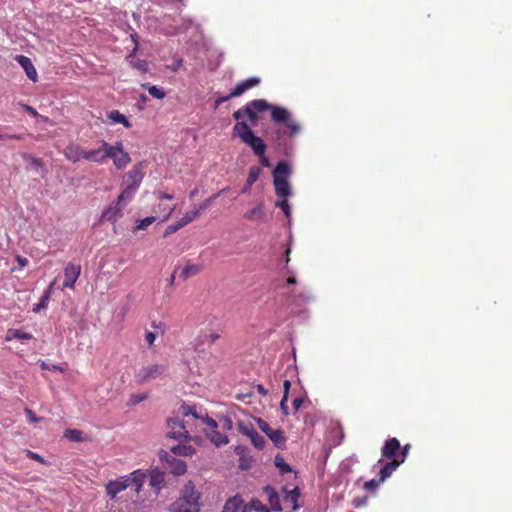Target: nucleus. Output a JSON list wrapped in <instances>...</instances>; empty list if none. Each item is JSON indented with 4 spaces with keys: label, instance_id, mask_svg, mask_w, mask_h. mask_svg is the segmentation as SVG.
Masks as SVG:
<instances>
[{
    "label": "nucleus",
    "instance_id": "1",
    "mask_svg": "<svg viewBox=\"0 0 512 512\" xmlns=\"http://www.w3.org/2000/svg\"><path fill=\"white\" fill-rule=\"evenodd\" d=\"M268 110L271 112V119L273 122L286 126L288 136L292 137L300 132L301 126L291 117L290 112L286 108L271 105L265 99H254L250 101L240 109L236 110L233 113V118L235 120H240L247 117L252 124H256L258 122L257 114Z\"/></svg>",
    "mask_w": 512,
    "mask_h": 512
},
{
    "label": "nucleus",
    "instance_id": "2",
    "mask_svg": "<svg viewBox=\"0 0 512 512\" xmlns=\"http://www.w3.org/2000/svg\"><path fill=\"white\" fill-rule=\"evenodd\" d=\"M147 478V473L141 469L134 470L128 475L121 476L115 480H110L105 485L107 496L111 499L126 490L128 487H133L136 493H139L143 487V484Z\"/></svg>",
    "mask_w": 512,
    "mask_h": 512
},
{
    "label": "nucleus",
    "instance_id": "3",
    "mask_svg": "<svg viewBox=\"0 0 512 512\" xmlns=\"http://www.w3.org/2000/svg\"><path fill=\"white\" fill-rule=\"evenodd\" d=\"M200 493L192 481H188L181 490L180 496L170 504V512H199Z\"/></svg>",
    "mask_w": 512,
    "mask_h": 512
},
{
    "label": "nucleus",
    "instance_id": "4",
    "mask_svg": "<svg viewBox=\"0 0 512 512\" xmlns=\"http://www.w3.org/2000/svg\"><path fill=\"white\" fill-rule=\"evenodd\" d=\"M232 136L238 137L242 143L249 146L256 156H262L266 152V144L263 139L256 136L245 121L237 120L232 129Z\"/></svg>",
    "mask_w": 512,
    "mask_h": 512
},
{
    "label": "nucleus",
    "instance_id": "5",
    "mask_svg": "<svg viewBox=\"0 0 512 512\" xmlns=\"http://www.w3.org/2000/svg\"><path fill=\"white\" fill-rule=\"evenodd\" d=\"M166 371V366L160 363H151L142 366L136 373L135 379L139 384H144L162 376Z\"/></svg>",
    "mask_w": 512,
    "mask_h": 512
},
{
    "label": "nucleus",
    "instance_id": "6",
    "mask_svg": "<svg viewBox=\"0 0 512 512\" xmlns=\"http://www.w3.org/2000/svg\"><path fill=\"white\" fill-rule=\"evenodd\" d=\"M108 148V158L113 160V163L117 169H124L130 162L131 158L127 152L123 150L121 142H116L115 145H110Z\"/></svg>",
    "mask_w": 512,
    "mask_h": 512
},
{
    "label": "nucleus",
    "instance_id": "7",
    "mask_svg": "<svg viewBox=\"0 0 512 512\" xmlns=\"http://www.w3.org/2000/svg\"><path fill=\"white\" fill-rule=\"evenodd\" d=\"M167 436L176 440H187L189 438V430L183 420L178 417L171 418L167 423Z\"/></svg>",
    "mask_w": 512,
    "mask_h": 512
},
{
    "label": "nucleus",
    "instance_id": "8",
    "mask_svg": "<svg viewBox=\"0 0 512 512\" xmlns=\"http://www.w3.org/2000/svg\"><path fill=\"white\" fill-rule=\"evenodd\" d=\"M160 459L165 463V467L174 475L180 476L186 473L187 465L185 461L176 458L168 452H164Z\"/></svg>",
    "mask_w": 512,
    "mask_h": 512
},
{
    "label": "nucleus",
    "instance_id": "9",
    "mask_svg": "<svg viewBox=\"0 0 512 512\" xmlns=\"http://www.w3.org/2000/svg\"><path fill=\"white\" fill-rule=\"evenodd\" d=\"M257 424L259 429L269 437L276 447L281 448L285 445L286 438L280 429H272L269 424L261 418L257 419Z\"/></svg>",
    "mask_w": 512,
    "mask_h": 512
},
{
    "label": "nucleus",
    "instance_id": "10",
    "mask_svg": "<svg viewBox=\"0 0 512 512\" xmlns=\"http://www.w3.org/2000/svg\"><path fill=\"white\" fill-rule=\"evenodd\" d=\"M205 422L207 424L206 434L216 446L228 443V437L217 430L218 424L214 419L207 418Z\"/></svg>",
    "mask_w": 512,
    "mask_h": 512
},
{
    "label": "nucleus",
    "instance_id": "11",
    "mask_svg": "<svg viewBox=\"0 0 512 512\" xmlns=\"http://www.w3.org/2000/svg\"><path fill=\"white\" fill-rule=\"evenodd\" d=\"M81 273V266L74 263H68L64 269V288L74 289L75 283Z\"/></svg>",
    "mask_w": 512,
    "mask_h": 512
},
{
    "label": "nucleus",
    "instance_id": "12",
    "mask_svg": "<svg viewBox=\"0 0 512 512\" xmlns=\"http://www.w3.org/2000/svg\"><path fill=\"white\" fill-rule=\"evenodd\" d=\"M107 147H109V144L106 141H102L100 148L86 151L85 160L98 164L105 163L108 159V155H111V153H108Z\"/></svg>",
    "mask_w": 512,
    "mask_h": 512
},
{
    "label": "nucleus",
    "instance_id": "13",
    "mask_svg": "<svg viewBox=\"0 0 512 512\" xmlns=\"http://www.w3.org/2000/svg\"><path fill=\"white\" fill-rule=\"evenodd\" d=\"M222 512H248V504L240 495H235L226 500Z\"/></svg>",
    "mask_w": 512,
    "mask_h": 512
},
{
    "label": "nucleus",
    "instance_id": "14",
    "mask_svg": "<svg viewBox=\"0 0 512 512\" xmlns=\"http://www.w3.org/2000/svg\"><path fill=\"white\" fill-rule=\"evenodd\" d=\"M16 61L18 62V64L23 68V70L25 71L27 77L33 81V82H37L38 80V74H37V71H36V68L34 67L31 59L25 55H17L15 57Z\"/></svg>",
    "mask_w": 512,
    "mask_h": 512
},
{
    "label": "nucleus",
    "instance_id": "15",
    "mask_svg": "<svg viewBox=\"0 0 512 512\" xmlns=\"http://www.w3.org/2000/svg\"><path fill=\"white\" fill-rule=\"evenodd\" d=\"M400 448L401 445L397 438H389L381 448V455L384 458L393 460L398 458L396 453L398 450H400Z\"/></svg>",
    "mask_w": 512,
    "mask_h": 512
},
{
    "label": "nucleus",
    "instance_id": "16",
    "mask_svg": "<svg viewBox=\"0 0 512 512\" xmlns=\"http://www.w3.org/2000/svg\"><path fill=\"white\" fill-rule=\"evenodd\" d=\"M86 150L78 144L71 143L64 149V156L71 162L76 163L85 160Z\"/></svg>",
    "mask_w": 512,
    "mask_h": 512
},
{
    "label": "nucleus",
    "instance_id": "17",
    "mask_svg": "<svg viewBox=\"0 0 512 512\" xmlns=\"http://www.w3.org/2000/svg\"><path fill=\"white\" fill-rule=\"evenodd\" d=\"M122 208L123 206L118 201L111 204L102 212L101 220L115 223L123 215Z\"/></svg>",
    "mask_w": 512,
    "mask_h": 512
},
{
    "label": "nucleus",
    "instance_id": "18",
    "mask_svg": "<svg viewBox=\"0 0 512 512\" xmlns=\"http://www.w3.org/2000/svg\"><path fill=\"white\" fill-rule=\"evenodd\" d=\"M260 83V79L258 77L248 78L240 83H238L234 89L231 90L230 96L239 97L249 89H252L258 86Z\"/></svg>",
    "mask_w": 512,
    "mask_h": 512
},
{
    "label": "nucleus",
    "instance_id": "19",
    "mask_svg": "<svg viewBox=\"0 0 512 512\" xmlns=\"http://www.w3.org/2000/svg\"><path fill=\"white\" fill-rule=\"evenodd\" d=\"M143 172H142V166L141 164L135 165L126 175L127 177V185H130L131 187L138 189L142 179H143Z\"/></svg>",
    "mask_w": 512,
    "mask_h": 512
},
{
    "label": "nucleus",
    "instance_id": "20",
    "mask_svg": "<svg viewBox=\"0 0 512 512\" xmlns=\"http://www.w3.org/2000/svg\"><path fill=\"white\" fill-rule=\"evenodd\" d=\"M300 496V491L298 487L293 488L292 490H285L283 496L284 505L291 509V511H295L298 508V499Z\"/></svg>",
    "mask_w": 512,
    "mask_h": 512
},
{
    "label": "nucleus",
    "instance_id": "21",
    "mask_svg": "<svg viewBox=\"0 0 512 512\" xmlns=\"http://www.w3.org/2000/svg\"><path fill=\"white\" fill-rule=\"evenodd\" d=\"M403 463V459L395 458L389 462H386L379 471L380 481H385L392 473Z\"/></svg>",
    "mask_w": 512,
    "mask_h": 512
},
{
    "label": "nucleus",
    "instance_id": "22",
    "mask_svg": "<svg viewBox=\"0 0 512 512\" xmlns=\"http://www.w3.org/2000/svg\"><path fill=\"white\" fill-rule=\"evenodd\" d=\"M263 493L267 497V499L269 501V504H270V507L274 511H282V507L280 505L279 495L277 494L276 490L273 487L265 486L263 488Z\"/></svg>",
    "mask_w": 512,
    "mask_h": 512
},
{
    "label": "nucleus",
    "instance_id": "23",
    "mask_svg": "<svg viewBox=\"0 0 512 512\" xmlns=\"http://www.w3.org/2000/svg\"><path fill=\"white\" fill-rule=\"evenodd\" d=\"M275 193L278 197L286 198L290 195V185L287 179H280L276 176V179H273Z\"/></svg>",
    "mask_w": 512,
    "mask_h": 512
},
{
    "label": "nucleus",
    "instance_id": "24",
    "mask_svg": "<svg viewBox=\"0 0 512 512\" xmlns=\"http://www.w3.org/2000/svg\"><path fill=\"white\" fill-rule=\"evenodd\" d=\"M107 117L113 122V123H120L122 124L125 128H131L132 127V124L131 122L127 119V117L125 115H123L122 113H120L118 110H112L110 111L108 114H107Z\"/></svg>",
    "mask_w": 512,
    "mask_h": 512
},
{
    "label": "nucleus",
    "instance_id": "25",
    "mask_svg": "<svg viewBox=\"0 0 512 512\" xmlns=\"http://www.w3.org/2000/svg\"><path fill=\"white\" fill-rule=\"evenodd\" d=\"M290 172L291 168L286 162H278L273 171V179H276V176L280 179H287Z\"/></svg>",
    "mask_w": 512,
    "mask_h": 512
},
{
    "label": "nucleus",
    "instance_id": "26",
    "mask_svg": "<svg viewBox=\"0 0 512 512\" xmlns=\"http://www.w3.org/2000/svg\"><path fill=\"white\" fill-rule=\"evenodd\" d=\"M33 336L30 333L22 332L18 329H9L7 331L6 341H11L13 339H20V340H30Z\"/></svg>",
    "mask_w": 512,
    "mask_h": 512
},
{
    "label": "nucleus",
    "instance_id": "27",
    "mask_svg": "<svg viewBox=\"0 0 512 512\" xmlns=\"http://www.w3.org/2000/svg\"><path fill=\"white\" fill-rule=\"evenodd\" d=\"M149 484L153 488L160 490L164 485V477L161 472L153 471L149 475Z\"/></svg>",
    "mask_w": 512,
    "mask_h": 512
},
{
    "label": "nucleus",
    "instance_id": "28",
    "mask_svg": "<svg viewBox=\"0 0 512 512\" xmlns=\"http://www.w3.org/2000/svg\"><path fill=\"white\" fill-rule=\"evenodd\" d=\"M202 270V265L199 264H188L186 265L182 271L181 276L184 280L197 275Z\"/></svg>",
    "mask_w": 512,
    "mask_h": 512
},
{
    "label": "nucleus",
    "instance_id": "29",
    "mask_svg": "<svg viewBox=\"0 0 512 512\" xmlns=\"http://www.w3.org/2000/svg\"><path fill=\"white\" fill-rule=\"evenodd\" d=\"M136 190L137 189L131 187L130 185H127L118 196V202L121 203V205L124 207L127 202L131 200Z\"/></svg>",
    "mask_w": 512,
    "mask_h": 512
},
{
    "label": "nucleus",
    "instance_id": "30",
    "mask_svg": "<svg viewBox=\"0 0 512 512\" xmlns=\"http://www.w3.org/2000/svg\"><path fill=\"white\" fill-rule=\"evenodd\" d=\"M171 452L173 453V455L191 456L194 454L195 450L191 446L176 445L171 448Z\"/></svg>",
    "mask_w": 512,
    "mask_h": 512
},
{
    "label": "nucleus",
    "instance_id": "31",
    "mask_svg": "<svg viewBox=\"0 0 512 512\" xmlns=\"http://www.w3.org/2000/svg\"><path fill=\"white\" fill-rule=\"evenodd\" d=\"M226 191V189H222L221 191H219L218 193L212 195L211 197L209 198H206L205 200H203L198 206H195L194 208L196 210H199V214L201 215V213L203 211H205L207 208H209L212 203L214 202V200L222 193H224Z\"/></svg>",
    "mask_w": 512,
    "mask_h": 512
},
{
    "label": "nucleus",
    "instance_id": "32",
    "mask_svg": "<svg viewBox=\"0 0 512 512\" xmlns=\"http://www.w3.org/2000/svg\"><path fill=\"white\" fill-rule=\"evenodd\" d=\"M141 86L144 89H147L149 94L156 99H163L166 95L162 89L158 88L155 85H150L149 83H143V84H141Z\"/></svg>",
    "mask_w": 512,
    "mask_h": 512
},
{
    "label": "nucleus",
    "instance_id": "33",
    "mask_svg": "<svg viewBox=\"0 0 512 512\" xmlns=\"http://www.w3.org/2000/svg\"><path fill=\"white\" fill-rule=\"evenodd\" d=\"M200 217L199 210H196L195 208L192 211L186 212L183 217L179 220L180 226H186L189 223L193 222L197 218Z\"/></svg>",
    "mask_w": 512,
    "mask_h": 512
},
{
    "label": "nucleus",
    "instance_id": "34",
    "mask_svg": "<svg viewBox=\"0 0 512 512\" xmlns=\"http://www.w3.org/2000/svg\"><path fill=\"white\" fill-rule=\"evenodd\" d=\"M263 216V205L258 204L256 207H254L249 212L245 213L244 218L248 220H259Z\"/></svg>",
    "mask_w": 512,
    "mask_h": 512
},
{
    "label": "nucleus",
    "instance_id": "35",
    "mask_svg": "<svg viewBox=\"0 0 512 512\" xmlns=\"http://www.w3.org/2000/svg\"><path fill=\"white\" fill-rule=\"evenodd\" d=\"M288 297L292 298L293 301H295L296 299H301L303 301H308L311 298L309 292L304 290V289H293L289 293Z\"/></svg>",
    "mask_w": 512,
    "mask_h": 512
},
{
    "label": "nucleus",
    "instance_id": "36",
    "mask_svg": "<svg viewBox=\"0 0 512 512\" xmlns=\"http://www.w3.org/2000/svg\"><path fill=\"white\" fill-rule=\"evenodd\" d=\"M52 285L49 286V288L44 292L43 296L41 297L39 303H37L34 308L33 312L38 313L42 308L47 307L48 299L50 297Z\"/></svg>",
    "mask_w": 512,
    "mask_h": 512
},
{
    "label": "nucleus",
    "instance_id": "37",
    "mask_svg": "<svg viewBox=\"0 0 512 512\" xmlns=\"http://www.w3.org/2000/svg\"><path fill=\"white\" fill-rule=\"evenodd\" d=\"M248 504V512L255 510L256 512H269V509L258 499H252Z\"/></svg>",
    "mask_w": 512,
    "mask_h": 512
},
{
    "label": "nucleus",
    "instance_id": "38",
    "mask_svg": "<svg viewBox=\"0 0 512 512\" xmlns=\"http://www.w3.org/2000/svg\"><path fill=\"white\" fill-rule=\"evenodd\" d=\"M175 210V205L159 204L158 211L163 215L162 221H167Z\"/></svg>",
    "mask_w": 512,
    "mask_h": 512
},
{
    "label": "nucleus",
    "instance_id": "39",
    "mask_svg": "<svg viewBox=\"0 0 512 512\" xmlns=\"http://www.w3.org/2000/svg\"><path fill=\"white\" fill-rule=\"evenodd\" d=\"M238 430L240 433L248 436L249 438L256 432L252 424L244 423L242 421L238 422Z\"/></svg>",
    "mask_w": 512,
    "mask_h": 512
},
{
    "label": "nucleus",
    "instance_id": "40",
    "mask_svg": "<svg viewBox=\"0 0 512 512\" xmlns=\"http://www.w3.org/2000/svg\"><path fill=\"white\" fill-rule=\"evenodd\" d=\"M260 174H261V169L259 167H257V166L251 167L249 170L248 178H247L248 186H252L258 180Z\"/></svg>",
    "mask_w": 512,
    "mask_h": 512
},
{
    "label": "nucleus",
    "instance_id": "41",
    "mask_svg": "<svg viewBox=\"0 0 512 512\" xmlns=\"http://www.w3.org/2000/svg\"><path fill=\"white\" fill-rule=\"evenodd\" d=\"M275 466L279 468L281 474L291 472V467L287 464L284 459L280 456L275 457Z\"/></svg>",
    "mask_w": 512,
    "mask_h": 512
},
{
    "label": "nucleus",
    "instance_id": "42",
    "mask_svg": "<svg viewBox=\"0 0 512 512\" xmlns=\"http://www.w3.org/2000/svg\"><path fill=\"white\" fill-rule=\"evenodd\" d=\"M252 444L259 450H262L265 446V439L257 431L250 437Z\"/></svg>",
    "mask_w": 512,
    "mask_h": 512
},
{
    "label": "nucleus",
    "instance_id": "43",
    "mask_svg": "<svg viewBox=\"0 0 512 512\" xmlns=\"http://www.w3.org/2000/svg\"><path fill=\"white\" fill-rule=\"evenodd\" d=\"M131 65L133 68L137 69L141 73H147L149 70L148 63L146 60L136 59L131 61Z\"/></svg>",
    "mask_w": 512,
    "mask_h": 512
},
{
    "label": "nucleus",
    "instance_id": "44",
    "mask_svg": "<svg viewBox=\"0 0 512 512\" xmlns=\"http://www.w3.org/2000/svg\"><path fill=\"white\" fill-rule=\"evenodd\" d=\"M64 436L72 441L82 440V432L77 429H66L64 432Z\"/></svg>",
    "mask_w": 512,
    "mask_h": 512
},
{
    "label": "nucleus",
    "instance_id": "45",
    "mask_svg": "<svg viewBox=\"0 0 512 512\" xmlns=\"http://www.w3.org/2000/svg\"><path fill=\"white\" fill-rule=\"evenodd\" d=\"M181 414L185 417L192 416L198 418L196 408L191 405L184 404L180 408Z\"/></svg>",
    "mask_w": 512,
    "mask_h": 512
},
{
    "label": "nucleus",
    "instance_id": "46",
    "mask_svg": "<svg viewBox=\"0 0 512 512\" xmlns=\"http://www.w3.org/2000/svg\"><path fill=\"white\" fill-rule=\"evenodd\" d=\"M155 220H156V218L154 216H149V217H146L144 219H141V220L138 221L135 229L136 230H144L148 226L153 224L155 222Z\"/></svg>",
    "mask_w": 512,
    "mask_h": 512
},
{
    "label": "nucleus",
    "instance_id": "47",
    "mask_svg": "<svg viewBox=\"0 0 512 512\" xmlns=\"http://www.w3.org/2000/svg\"><path fill=\"white\" fill-rule=\"evenodd\" d=\"M383 481H380V478L378 479H371L369 481H366L364 483V488L367 490V491H370V492H375L376 489L378 488V486L380 485V483H382Z\"/></svg>",
    "mask_w": 512,
    "mask_h": 512
},
{
    "label": "nucleus",
    "instance_id": "48",
    "mask_svg": "<svg viewBox=\"0 0 512 512\" xmlns=\"http://www.w3.org/2000/svg\"><path fill=\"white\" fill-rule=\"evenodd\" d=\"M22 157L25 161L30 162L31 165H33L36 168L43 166V161L40 158L33 157L27 153L23 154Z\"/></svg>",
    "mask_w": 512,
    "mask_h": 512
},
{
    "label": "nucleus",
    "instance_id": "49",
    "mask_svg": "<svg viewBox=\"0 0 512 512\" xmlns=\"http://www.w3.org/2000/svg\"><path fill=\"white\" fill-rule=\"evenodd\" d=\"M275 205L277 207H279L284 212L286 217L290 216V213H291L290 205H289L288 201L285 198L283 200H281V201H277Z\"/></svg>",
    "mask_w": 512,
    "mask_h": 512
},
{
    "label": "nucleus",
    "instance_id": "50",
    "mask_svg": "<svg viewBox=\"0 0 512 512\" xmlns=\"http://www.w3.org/2000/svg\"><path fill=\"white\" fill-rule=\"evenodd\" d=\"M25 452H26V456L28 458H30L32 460H35V461H37V462H39L41 464H45V465L48 464L47 461L41 455H39L38 453H35V452L31 451V450H26Z\"/></svg>",
    "mask_w": 512,
    "mask_h": 512
},
{
    "label": "nucleus",
    "instance_id": "51",
    "mask_svg": "<svg viewBox=\"0 0 512 512\" xmlns=\"http://www.w3.org/2000/svg\"><path fill=\"white\" fill-rule=\"evenodd\" d=\"M147 398L145 394H132L129 399L130 405H137L140 402L144 401Z\"/></svg>",
    "mask_w": 512,
    "mask_h": 512
},
{
    "label": "nucleus",
    "instance_id": "52",
    "mask_svg": "<svg viewBox=\"0 0 512 512\" xmlns=\"http://www.w3.org/2000/svg\"><path fill=\"white\" fill-rule=\"evenodd\" d=\"M182 227L183 226H180V221H178L175 224H171V225L167 226V228L165 230V233H164V236H168L170 234H173V233L177 232L179 229H181Z\"/></svg>",
    "mask_w": 512,
    "mask_h": 512
},
{
    "label": "nucleus",
    "instance_id": "53",
    "mask_svg": "<svg viewBox=\"0 0 512 512\" xmlns=\"http://www.w3.org/2000/svg\"><path fill=\"white\" fill-rule=\"evenodd\" d=\"M40 367L42 370H53V371H60L63 372V368L59 365H49L46 362H41Z\"/></svg>",
    "mask_w": 512,
    "mask_h": 512
},
{
    "label": "nucleus",
    "instance_id": "54",
    "mask_svg": "<svg viewBox=\"0 0 512 512\" xmlns=\"http://www.w3.org/2000/svg\"><path fill=\"white\" fill-rule=\"evenodd\" d=\"M25 414L28 418V420L31 422V423H37L41 420V418L37 417L34 412L29 409V408H25Z\"/></svg>",
    "mask_w": 512,
    "mask_h": 512
},
{
    "label": "nucleus",
    "instance_id": "55",
    "mask_svg": "<svg viewBox=\"0 0 512 512\" xmlns=\"http://www.w3.org/2000/svg\"><path fill=\"white\" fill-rule=\"evenodd\" d=\"M287 401H288V397H286V395H283V398L280 402V409L283 413L284 416H288L289 415V408H288V405H287Z\"/></svg>",
    "mask_w": 512,
    "mask_h": 512
},
{
    "label": "nucleus",
    "instance_id": "56",
    "mask_svg": "<svg viewBox=\"0 0 512 512\" xmlns=\"http://www.w3.org/2000/svg\"><path fill=\"white\" fill-rule=\"evenodd\" d=\"M220 338V335L216 332H212V333H209V334H205L204 335V341H208L210 343H214L216 342L218 339Z\"/></svg>",
    "mask_w": 512,
    "mask_h": 512
},
{
    "label": "nucleus",
    "instance_id": "57",
    "mask_svg": "<svg viewBox=\"0 0 512 512\" xmlns=\"http://www.w3.org/2000/svg\"><path fill=\"white\" fill-rule=\"evenodd\" d=\"M156 334L151 331H146L145 333V341L149 346H152L155 342Z\"/></svg>",
    "mask_w": 512,
    "mask_h": 512
},
{
    "label": "nucleus",
    "instance_id": "58",
    "mask_svg": "<svg viewBox=\"0 0 512 512\" xmlns=\"http://www.w3.org/2000/svg\"><path fill=\"white\" fill-rule=\"evenodd\" d=\"M366 503H367V497L366 496L357 497L352 502L353 506L356 507V508L364 506V505H366Z\"/></svg>",
    "mask_w": 512,
    "mask_h": 512
},
{
    "label": "nucleus",
    "instance_id": "59",
    "mask_svg": "<svg viewBox=\"0 0 512 512\" xmlns=\"http://www.w3.org/2000/svg\"><path fill=\"white\" fill-rule=\"evenodd\" d=\"M409 450H410V445L409 444H406L402 449H401V452L400 454L398 455V459H403V462L405 461L408 453H409Z\"/></svg>",
    "mask_w": 512,
    "mask_h": 512
},
{
    "label": "nucleus",
    "instance_id": "60",
    "mask_svg": "<svg viewBox=\"0 0 512 512\" xmlns=\"http://www.w3.org/2000/svg\"><path fill=\"white\" fill-rule=\"evenodd\" d=\"M23 108L30 114L32 115L33 117H38L39 114L38 112L36 111V109H34L32 106H29L27 104H24L23 105Z\"/></svg>",
    "mask_w": 512,
    "mask_h": 512
},
{
    "label": "nucleus",
    "instance_id": "61",
    "mask_svg": "<svg viewBox=\"0 0 512 512\" xmlns=\"http://www.w3.org/2000/svg\"><path fill=\"white\" fill-rule=\"evenodd\" d=\"M16 261L19 263L20 267L23 268L28 265L29 261L27 258L22 257L20 255L16 256Z\"/></svg>",
    "mask_w": 512,
    "mask_h": 512
},
{
    "label": "nucleus",
    "instance_id": "62",
    "mask_svg": "<svg viewBox=\"0 0 512 512\" xmlns=\"http://www.w3.org/2000/svg\"><path fill=\"white\" fill-rule=\"evenodd\" d=\"M302 404H303L302 398H295L292 402V405H293V408L295 411H298Z\"/></svg>",
    "mask_w": 512,
    "mask_h": 512
},
{
    "label": "nucleus",
    "instance_id": "63",
    "mask_svg": "<svg viewBox=\"0 0 512 512\" xmlns=\"http://www.w3.org/2000/svg\"><path fill=\"white\" fill-rule=\"evenodd\" d=\"M231 98H235V96H230V93L227 95V96H222V97H219L217 100H216V106L220 105L221 103L223 102H226L228 101L229 99Z\"/></svg>",
    "mask_w": 512,
    "mask_h": 512
},
{
    "label": "nucleus",
    "instance_id": "64",
    "mask_svg": "<svg viewBox=\"0 0 512 512\" xmlns=\"http://www.w3.org/2000/svg\"><path fill=\"white\" fill-rule=\"evenodd\" d=\"M290 387H291L290 381L284 380V382H283L284 394L283 395H286V397H288Z\"/></svg>",
    "mask_w": 512,
    "mask_h": 512
}]
</instances>
